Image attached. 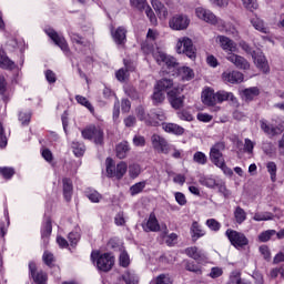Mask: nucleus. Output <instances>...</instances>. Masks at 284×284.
<instances>
[{
  "instance_id": "nucleus-1",
  "label": "nucleus",
  "mask_w": 284,
  "mask_h": 284,
  "mask_svg": "<svg viewBox=\"0 0 284 284\" xmlns=\"http://www.w3.org/2000/svg\"><path fill=\"white\" fill-rule=\"evenodd\" d=\"M91 258L99 272H110L114 267L115 257L112 253L93 252Z\"/></svg>"
},
{
  "instance_id": "nucleus-2",
  "label": "nucleus",
  "mask_w": 284,
  "mask_h": 284,
  "mask_svg": "<svg viewBox=\"0 0 284 284\" xmlns=\"http://www.w3.org/2000/svg\"><path fill=\"white\" fill-rule=\"evenodd\" d=\"M106 173L111 179H116L121 181L123 176L128 173V163L119 162L116 166H114V161L111 158L106 159Z\"/></svg>"
},
{
  "instance_id": "nucleus-3",
  "label": "nucleus",
  "mask_w": 284,
  "mask_h": 284,
  "mask_svg": "<svg viewBox=\"0 0 284 284\" xmlns=\"http://www.w3.org/2000/svg\"><path fill=\"white\" fill-rule=\"evenodd\" d=\"M178 54H185L189 59H196V48H194V42L187 37H182L176 43Z\"/></svg>"
},
{
  "instance_id": "nucleus-4",
  "label": "nucleus",
  "mask_w": 284,
  "mask_h": 284,
  "mask_svg": "<svg viewBox=\"0 0 284 284\" xmlns=\"http://www.w3.org/2000/svg\"><path fill=\"white\" fill-rule=\"evenodd\" d=\"M225 236L229 239L231 245L236 250H242V247H246L250 245V240L245 236V233L229 229L225 231Z\"/></svg>"
},
{
  "instance_id": "nucleus-5",
  "label": "nucleus",
  "mask_w": 284,
  "mask_h": 284,
  "mask_svg": "<svg viewBox=\"0 0 284 284\" xmlns=\"http://www.w3.org/2000/svg\"><path fill=\"white\" fill-rule=\"evenodd\" d=\"M83 139L94 141L97 145H103V129L99 125L91 124L82 130Z\"/></svg>"
},
{
  "instance_id": "nucleus-6",
  "label": "nucleus",
  "mask_w": 284,
  "mask_h": 284,
  "mask_svg": "<svg viewBox=\"0 0 284 284\" xmlns=\"http://www.w3.org/2000/svg\"><path fill=\"white\" fill-rule=\"evenodd\" d=\"M182 87H175L166 93L168 101L173 110H181L185 105V95Z\"/></svg>"
},
{
  "instance_id": "nucleus-7",
  "label": "nucleus",
  "mask_w": 284,
  "mask_h": 284,
  "mask_svg": "<svg viewBox=\"0 0 284 284\" xmlns=\"http://www.w3.org/2000/svg\"><path fill=\"white\" fill-rule=\"evenodd\" d=\"M44 32L53 41V43L58 45L62 52H64V54H70V47L68 45V41L63 34L57 32L52 28H47Z\"/></svg>"
},
{
  "instance_id": "nucleus-8",
  "label": "nucleus",
  "mask_w": 284,
  "mask_h": 284,
  "mask_svg": "<svg viewBox=\"0 0 284 284\" xmlns=\"http://www.w3.org/2000/svg\"><path fill=\"white\" fill-rule=\"evenodd\" d=\"M260 128L270 138L278 136L284 132V122H280L277 124L270 123L266 120L260 121Z\"/></svg>"
},
{
  "instance_id": "nucleus-9",
  "label": "nucleus",
  "mask_w": 284,
  "mask_h": 284,
  "mask_svg": "<svg viewBox=\"0 0 284 284\" xmlns=\"http://www.w3.org/2000/svg\"><path fill=\"white\" fill-rule=\"evenodd\" d=\"M195 14L197 19L205 21V23H210L211 26H223V20L219 19L212 11L203 7H197L195 9Z\"/></svg>"
},
{
  "instance_id": "nucleus-10",
  "label": "nucleus",
  "mask_w": 284,
  "mask_h": 284,
  "mask_svg": "<svg viewBox=\"0 0 284 284\" xmlns=\"http://www.w3.org/2000/svg\"><path fill=\"white\" fill-rule=\"evenodd\" d=\"M151 143L155 152H159L160 154H170L171 146L165 138L159 134H153L151 136Z\"/></svg>"
},
{
  "instance_id": "nucleus-11",
  "label": "nucleus",
  "mask_w": 284,
  "mask_h": 284,
  "mask_svg": "<svg viewBox=\"0 0 284 284\" xmlns=\"http://www.w3.org/2000/svg\"><path fill=\"white\" fill-rule=\"evenodd\" d=\"M171 30H187L190 27V18L184 14H176L169 21Z\"/></svg>"
},
{
  "instance_id": "nucleus-12",
  "label": "nucleus",
  "mask_w": 284,
  "mask_h": 284,
  "mask_svg": "<svg viewBox=\"0 0 284 284\" xmlns=\"http://www.w3.org/2000/svg\"><path fill=\"white\" fill-rule=\"evenodd\" d=\"M225 150V142L215 143L210 150V159L213 164L217 165L219 163L225 161L223 158V151Z\"/></svg>"
},
{
  "instance_id": "nucleus-13",
  "label": "nucleus",
  "mask_w": 284,
  "mask_h": 284,
  "mask_svg": "<svg viewBox=\"0 0 284 284\" xmlns=\"http://www.w3.org/2000/svg\"><path fill=\"white\" fill-rule=\"evenodd\" d=\"M226 59H227V61L233 63V65H235V68H239V70H250V62L247 61V59H245L242 55H239L235 53H230L226 57Z\"/></svg>"
},
{
  "instance_id": "nucleus-14",
  "label": "nucleus",
  "mask_w": 284,
  "mask_h": 284,
  "mask_svg": "<svg viewBox=\"0 0 284 284\" xmlns=\"http://www.w3.org/2000/svg\"><path fill=\"white\" fill-rule=\"evenodd\" d=\"M165 112L163 110L158 109V110H151L149 113V120H148V125H152L153 128H156L160 125L162 121H165Z\"/></svg>"
},
{
  "instance_id": "nucleus-15",
  "label": "nucleus",
  "mask_w": 284,
  "mask_h": 284,
  "mask_svg": "<svg viewBox=\"0 0 284 284\" xmlns=\"http://www.w3.org/2000/svg\"><path fill=\"white\" fill-rule=\"evenodd\" d=\"M184 254H186L189 258H193L197 263H203V261H207V255H205V252L199 250V247L196 246L185 248Z\"/></svg>"
},
{
  "instance_id": "nucleus-16",
  "label": "nucleus",
  "mask_w": 284,
  "mask_h": 284,
  "mask_svg": "<svg viewBox=\"0 0 284 284\" xmlns=\"http://www.w3.org/2000/svg\"><path fill=\"white\" fill-rule=\"evenodd\" d=\"M216 41H219L224 52H237L239 50L236 42L225 36H217Z\"/></svg>"
},
{
  "instance_id": "nucleus-17",
  "label": "nucleus",
  "mask_w": 284,
  "mask_h": 284,
  "mask_svg": "<svg viewBox=\"0 0 284 284\" xmlns=\"http://www.w3.org/2000/svg\"><path fill=\"white\" fill-rule=\"evenodd\" d=\"M174 88H181V85L175 84L174 80L168 79V78H162L160 79L156 84H155V90H160L162 92H166V94L171 91L174 90Z\"/></svg>"
},
{
  "instance_id": "nucleus-18",
  "label": "nucleus",
  "mask_w": 284,
  "mask_h": 284,
  "mask_svg": "<svg viewBox=\"0 0 284 284\" xmlns=\"http://www.w3.org/2000/svg\"><path fill=\"white\" fill-rule=\"evenodd\" d=\"M222 79L226 83H243L244 75L241 71H225L222 74Z\"/></svg>"
},
{
  "instance_id": "nucleus-19",
  "label": "nucleus",
  "mask_w": 284,
  "mask_h": 284,
  "mask_svg": "<svg viewBox=\"0 0 284 284\" xmlns=\"http://www.w3.org/2000/svg\"><path fill=\"white\" fill-rule=\"evenodd\" d=\"M144 232H161V224L156 219V214L150 213L146 223L143 225Z\"/></svg>"
},
{
  "instance_id": "nucleus-20",
  "label": "nucleus",
  "mask_w": 284,
  "mask_h": 284,
  "mask_svg": "<svg viewBox=\"0 0 284 284\" xmlns=\"http://www.w3.org/2000/svg\"><path fill=\"white\" fill-rule=\"evenodd\" d=\"M162 129L168 134H175V136H183L185 129L176 123H162Z\"/></svg>"
},
{
  "instance_id": "nucleus-21",
  "label": "nucleus",
  "mask_w": 284,
  "mask_h": 284,
  "mask_svg": "<svg viewBox=\"0 0 284 284\" xmlns=\"http://www.w3.org/2000/svg\"><path fill=\"white\" fill-rule=\"evenodd\" d=\"M202 102L204 105H216V93L211 88H206L202 91Z\"/></svg>"
},
{
  "instance_id": "nucleus-22",
  "label": "nucleus",
  "mask_w": 284,
  "mask_h": 284,
  "mask_svg": "<svg viewBox=\"0 0 284 284\" xmlns=\"http://www.w3.org/2000/svg\"><path fill=\"white\" fill-rule=\"evenodd\" d=\"M51 234H52V221L48 219L41 227V240L43 241L44 247H48V243H50Z\"/></svg>"
},
{
  "instance_id": "nucleus-23",
  "label": "nucleus",
  "mask_w": 284,
  "mask_h": 284,
  "mask_svg": "<svg viewBox=\"0 0 284 284\" xmlns=\"http://www.w3.org/2000/svg\"><path fill=\"white\" fill-rule=\"evenodd\" d=\"M252 57L254 59L256 68L267 74V72H270V64L267 63V59H265V55L253 53Z\"/></svg>"
},
{
  "instance_id": "nucleus-24",
  "label": "nucleus",
  "mask_w": 284,
  "mask_h": 284,
  "mask_svg": "<svg viewBox=\"0 0 284 284\" xmlns=\"http://www.w3.org/2000/svg\"><path fill=\"white\" fill-rule=\"evenodd\" d=\"M128 30L123 27H119L114 32H112V37L118 45H125Z\"/></svg>"
},
{
  "instance_id": "nucleus-25",
  "label": "nucleus",
  "mask_w": 284,
  "mask_h": 284,
  "mask_svg": "<svg viewBox=\"0 0 284 284\" xmlns=\"http://www.w3.org/2000/svg\"><path fill=\"white\" fill-rule=\"evenodd\" d=\"M216 103H224V101H231V103H236V97L234 93L227 92L225 90H220L215 92Z\"/></svg>"
},
{
  "instance_id": "nucleus-26",
  "label": "nucleus",
  "mask_w": 284,
  "mask_h": 284,
  "mask_svg": "<svg viewBox=\"0 0 284 284\" xmlns=\"http://www.w3.org/2000/svg\"><path fill=\"white\" fill-rule=\"evenodd\" d=\"M251 24L258 32H262V34H270V28H267V26H265V21H263V19L258 18L257 16L251 18Z\"/></svg>"
},
{
  "instance_id": "nucleus-27",
  "label": "nucleus",
  "mask_w": 284,
  "mask_h": 284,
  "mask_svg": "<svg viewBox=\"0 0 284 284\" xmlns=\"http://www.w3.org/2000/svg\"><path fill=\"white\" fill-rule=\"evenodd\" d=\"M0 68L2 70H14V61L10 60L6 52L0 49Z\"/></svg>"
},
{
  "instance_id": "nucleus-28",
  "label": "nucleus",
  "mask_w": 284,
  "mask_h": 284,
  "mask_svg": "<svg viewBox=\"0 0 284 284\" xmlns=\"http://www.w3.org/2000/svg\"><path fill=\"white\" fill-rule=\"evenodd\" d=\"M63 183V196L68 203L72 201V192H73V186H72V180L64 178L62 180Z\"/></svg>"
},
{
  "instance_id": "nucleus-29",
  "label": "nucleus",
  "mask_w": 284,
  "mask_h": 284,
  "mask_svg": "<svg viewBox=\"0 0 284 284\" xmlns=\"http://www.w3.org/2000/svg\"><path fill=\"white\" fill-rule=\"evenodd\" d=\"M151 3L160 19H168V8L160 0H152Z\"/></svg>"
},
{
  "instance_id": "nucleus-30",
  "label": "nucleus",
  "mask_w": 284,
  "mask_h": 284,
  "mask_svg": "<svg viewBox=\"0 0 284 284\" xmlns=\"http://www.w3.org/2000/svg\"><path fill=\"white\" fill-rule=\"evenodd\" d=\"M192 240L194 242L199 241V239L205 236V230L199 224V222H193L191 226Z\"/></svg>"
},
{
  "instance_id": "nucleus-31",
  "label": "nucleus",
  "mask_w": 284,
  "mask_h": 284,
  "mask_svg": "<svg viewBox=\"0 0 284 284\" xmlns=\"http://www.w3.org/2000/svg\"><path fill=\"white\" fill-rule=\"evenodd\" d=\"M115 152L118 159H125L130 152V143H128V141L119 143L115 148Z\"/></svg>"
},
{
  "instance_id": "nucleus-32",
  "label": "nucleus",
  "mask_w": 284,
  "mask_h": 284,
  "mask_svg": "<svg viewBox=\"0 0 284 284\" xmlns=\"http://www.w3.org/2000/svg\"><path fill=\"white\" fill-rule=\"evenodd\" d=\"M234 219L239 225H242V223H245V221H247V213L245 212V210H243V207L237 206L234 211Z\"/></svg>"
},
{
  "instance_id": "nucleus-33",
  "label": "nucleus",
  "mask_w": 284,
  "mask_h": 284,
  "mask_svg": "<svg viewBox=\"0 0 284 284\" xmlns=\"http://www.w3.org/2000/svg\"><path fill=\"white\" fill-rule=\"evenodd\" d=\"M162 239H165V243L169 247H174L176 241H179V235L176 233H171L168 235V227L162 233Z\"/></svg>"
},
{
  "instance_id": "nucleus-34",
  "label": "nucleus",
  "mask_w": 284,
  "mask_h": 284,
  "mask_svg": "<svg viewBox=\"0 0 284 284\" xmlns=\"http://www.w3.org/2000/svg\"><path fill=\"white\" fill-rule=\"evenodd\" d=\"M242 94L244 97V99H246V101H252L254 98L258 97V94H261V91L258 90L257 87H252L248 89H244L242 91Z\"/></svg>"
},
{
  "instance_id": "nucleus-35",
  "label": "nucleus",
  "mask_w": 284,
  "mask_h": 284,
  "mask_svg": "<svg viewBox=\"0 0 284 284\" xmlns=\"http://www.w3.org/2000/svg\"><path fill=\"white\" fill-rule=\"evenodd\" d=\"M178 72L183 81H191L194 77V71L190 67H181L178 69Z\"/></svg>"
},
{
  "instance_id": "nucleus-36",
  "label": "nucleus",
  "mask_w": 284,
  "mask_h": 284,
  "mask_svg": "<svg viewBox=\"0 0 284 284\" xmlns=\"http://www.w3.org/2000/svg\"><path fill=\"white\" fill-rule=\"evenodd\" d=\"M75 101L80 105H83L84 108H87V110H89V112H91V114H94V106L92 105V103H90L88 101V98H85L83 95H75Z\"/></svg>"
},
{
  "instance_id": "nucleus-37",
  "label": "nucleus",
  "mask_w": 284,
  "mask_h": 284,
  "mask_svg": "<svg viewBox=\"0 0 284 284\" xmlns=\"http://www.w3.org/2000/svg\"><path fill=\"white\" fill-rule=\"evenodd\" d=\"M85 196L91 201V203H100L103 195L99 193L97 190L85 191Z\"/></svg>"
},
{
  "instance_id": "nucleus-38",
  "label": "nucleus",
  "mask_w": 284,
  "mask_h": 284,
  "mask_svg": "<svg viewBox=\"0 0 284 284\" xmlns=\"http://www.w3.org/2000/svg\"><path fill=\"white\" fill-rule=\"evenodd\" d=\"M200 185H203L204 187H209L211 190H214V187H216V180L214 178H205L202 176L199 180Z\"/></svg>"
},
{
  "instance_id": "nucleus-39",
  "label": "nucleus",
  "mask_w": 284,
  "mask_h": 284,
  "mask_svg": "<svg viewBox=\"0 0 284 284\" xmlns=\"http://www.w3.org/2000/svg\"><path fill=\"white\" fill-rule=\"evenodd\" d=\"M32 119V113L30 111H20L18 114V120L21 122V125H30Z\"/></svg>"
},
{
  "instance_id": "nucleus-40",
  "label": "nucleus",
  "mask_w": 284,
  "mask_h": 284,
  "mask_svg": "<svg viewBox=\"0 0 284 284\" xmlns=\"http://www.w3.org/2000/svg\"><path fill=\"white\" fill-rule=\"evenodd\" d=\"M193 162L197 163V165H206L207 164V155L201 151H196L193 154Z\"/></svg>"
},
{
  "instance_id": "nucleus-41",
  "label": "nucleus",
  "mask_w": 284,
  "mask_h": 284,
  "mask_svg": "<svg viewBox=\"0 0 284 284\" xmlns=\"http://www.w3.org/2000/svg\"><path fill=\"white\" fill-rule=\"evenodd\" d=\"M17 172L14 171V168H10V166H0V176H3L7 181H9L10 179H12V176L16 174Z\"/></svg>"
},
{
  "instance_id": "nucleus-42",
  "label": "nucleus",
  "mask_w": 284,
  "mask_h": 284,
  "mask_svg": "<svg viewBox=\"0 0 284 284\" xmlns=\"http://www.w3.org/2000/svg\"><path fill=\"white\" fill-rule=\"evenodd\" d=\"M71 148L77 156H83L85 153V145L83 143L73 141Z\"/></svg>"
},
{
  "instance_id": "nucleus-43",
  "label": "nucleus",
  "mask_w": 284,
  "mask_h": 284,
  "mask_svg": "<svg viewBox=\"0 0 284 284\" xmlns=\"http://www.w3.org/2000/svg\"><path fill=\"white\" fill-rule=\"evenodd\" d=\"M70 39L72 43H77V45H88V40L83 38V36L77 33V32H71L70 33Z\"/></svg>"
},
{
  "instance_id": "nucleus-44",
  "label": "nucleus",
  "mask_w": 284,
  "mask_h": 284,
  "mask_svg": "<svg viewBox=\"0 0 284 284\" xmlns=\"http://www.w3.org/2000/svg\"><path fill=\"white\" fill-rule=\"evenodd\" d=\"M145 185H146L145 181L133 184L130 187L131 196H136V194H141V192L145 190Z\"/></svg>"
},
{
  "instance_id": "nucleus-45",
  "label": "nucleus",
  "mask_w": 284,
  "mask_h": 284,
  "mask_svg": "<svg viewBox=\"0 0 284 284\" xmlns=\"http://www.w3.org/2000/svg\"><path fill=\"white\" fill-rule=\"evenodd\" d=\"M272 236H276V230H267L258 235V242L260 243H267Z\"/></svg>"
},
{
  "instance_id": "nucleus-46",
  "label": "nucleus",
  "mask_w": 284,
  "mask_h": 284,
  "mask_svg": "<svg viewBox=\"0 0 284 284\" xmlns=\"http://www.w3.org/2000/svg\"><path fill=\"white\" fill-rule=\"evenodd\" d=\"M151 284H172V280L169 274H160L151 281Z\"/></svg>"
},
{
  "instance_id": "nucleus-47",
  "label": "nucleus",
  "mask_w": 284,
  "mask_h": 284,
  "mask_svg": "<svg viewBox=\"0 0 284 284\" xmlns=\"http://www.w3.org/2000/svg\"><path fill=\"white\" fill-rule=\"evenodd\" d=\"M245 10L250 12H254V10H258V2L256 0H241Z\"/></svg>"
},
{
  "instance_id": "nucleus-48",
  "label": "nucleus",
  "mask_w": 284,
  "mask_h": 284,
  "mask_svg": "<svg viewBox=\"0 0 284 284\" xmlns=\"http://www.w3.org/2000/svg\"><path fill=\"white\" fill-rule=\"evenodd\" d=\"M231 280L233 283H236V284H252V282L245 278H241V271L233 272L231 275Z\"/></svg>"
},
{
  "instance_id": "nucleus-49",
  "label": "nucleus",
  "mask_w": 284,
  "mask_h": 284,
  "mask_svg": "<svg viewBox=\"0 0 284 284\" xmlns=\"http://www.w3.org/2000/svg\"><path fill=\"white\" fill-rule=\"evenodd\" d=\"M119 263L121 267H129L130 266V255L128 254V251H121L119 256Z\"/></svg>"
},
{
  "instance_id": "nucleus-50",
  "label": "nucleus",
  "mask_w": 284,
  "mask_h": 284,
  "mask_svg": "<svg viewBox=\"0 0 284 284\" xmlns=\"http://www.w3.org/2000/svg\"><path fill=\"white\" fill-rule=\"evenodd\" d=\"M153 59L159 65H163V63H165V59H168V54L163 51L156 50L153 52Z\"/></svg>"
},
{
  "instance_id": "nucleus-51",
  "label": "nucleus",
  "mask_w": 284,
  "mask_h": 284,
  "mask_svg": "<svg viewBox=\"0 0 284 284\" xmlns=\"http://www.w3.org/2000/svg\"><path fill=\"white\" fill-rule=\"evenodd\" d=\"M152 101L154 105L163 103V101H165V95L163 94V91L156 89V91H154L152 94Z\"/></svg>"
},
{
  "instance_id": "nucleus-52",
  "label": "nucleus",
  "mask_w": 284,
  "mask_h": 284,
  "mask_svg": "<svg viewBox=\"0 0 284 284\" xmlns=\"http://www.w3.org/2000/svg\"><path fill=\"white\" fill-rule=\"evenodd\" d=\"M266 170H267L268 174H271V181L273 183H275V181H276V171H277L276 163L275 162H268L266 164Z\"/></svg>"
},
{
  "instance_id": "nucleus-53",
  "label": "nucleus",
  "mask_w": 284,
  "mask_h": 284,
  "mask_svg": "<svg viewBox=\"0 0 284 284\" xmlns=\"http://www.w3.org/2000/svg\"><path fill=\"white\" fill-rule=\"evenodd\" d=\"M42 261L48 265V267H52V265H54V254H52L50 251H44Z\"/></svg>"
},
{
  "instance_id": "nucleus-54",
  "label": "nucleus",
  "mask_w": 284,
  "mask_h": 284,
  "mask_svg": "<svg viewBox=\"0 0 284 284\" xmlns=\"http://www.w3.org/2000/svg\"><path fill=\"white\" fill-rule=\"evenodd\" d=\"M273 216L274 215L272 213H270V212L255 213L254 216H253V221H257V222H261V221H272Z\"/></svg>"
},
{
  "instance_id": "nucleus-55",
  "label": "nucleus",
  "mask_w": 284,
  "mask_h": 284,
  "mask_svg": "<svg viewBox=\"0 0 284 284\" xmlns=\"http://www.w3.org/2000/svg\"><path fill=\"white\" fill-rule=\"evenodd\" d=\"M123 281L126 284H139V277L134 273L130 272L124 273Z\"/></svg>"
},
{
  "instance_id": "nucleus-56",
  "label": "nucleus",
  "mask_w": 284,
  "mask_h": 284,
  "mask_svg": "<svg viewBox=\"0 0 284 284\" xmlns=\"http://www.w3.org/2000/svg\"><path fill=\"white\" fill-rule=\"evenodd\" d=\"M144 10H145V14H146L148 19L150 20L151 24L156 26V23H158L156 14H154V11L152 10V8L146 4Z\"/></svg>"
},
{
  "instance_id": "nucleus-57",
  "label": "nucleus",
  "mask_w": 284,
  "mask_h": 284,
  "mask_svg": "<svg viewBox=\"0 0 284 284\" xmlns=\"http://www.w3.org/2000/svg\"><path fill=\"white\" fill-rule=\"evenodd\" d=\"M205 224L212 232H219L221 230V224L215 219L206 220Z\"/></svg>"
},
{
  "instance_id": "nucleus-58",
  "label": "nucleus",
  "mask_w": 284,
  "mask_h": 284,
  "mask_svg": "<svg viewBox=\"0 0 284 284\" xmlns=\"http://www.w3.org/2000/svg\"><path fill=\"white\" fill-rule=\"evenodd\" d=\"M136 116L140 121H144V123L148 125V121H150V114L145 113V109H143V106L136 109Z\"/></svg>"
},
{
  "instance_id": "nucleus-59",
  "label": "nucleus",
  "mask_w": 284,
  "mask_h": 284,
  "mask_svg": "<svg viewBox=\"0 0 284 284\" xmlns=\"http://www.w3.org/2000/svg\"><path fill=\"white\" fill-rule=\"evenodd\" d=\"M162 65H166L169 70H172V68H179V62H176V58L168 55Z\"/></svg>"
},
{
  "instance_id": "nucleus-60",
  "label": "nucleus",
  "mask_w": 284,
  "mask_h": 284,
  "mask_svg": "<svg viewBox=\"0 0 284 284\" xmlns=\"http://www.w3.org/2000/svg\"><path fill=\"white\" fill-rule=\"evenodd\" d=\"M141 174V166L139 164H131L129 166V175L131 179H136Z\"/></svg>"
},
{
  "instance_id": "nucleus-61",
  "label": "nucleus",
  "mask_w": 284,
  "mask_h": 284,
  "mask_svg": "<svg viewBox=\"0 0 284 284\" xmlns=\"http://www.w3.org/2000/svg\"><path fill=\"white\" fill-rule=\"evenodd\" d=\"M176 115L181 121H194V116L186 110L179 111Z\"/></svg>"
},
{
  "instance_id": "nucleus-62",
  "label": "nucleus",
  "mask_w": 284,
  "mask_h": 284,
  "mask_svg": "<svg viewBox=\"0 0 284 284\" xmlns=\"http://www.w3.org/2000/svg\"><path fill=\"white\" fill-rule=\"evenodd\" d=\"M174 196L178 204H180L181 206L187 205V197H185V194L181 192H175Z\"/></svg>"
},
{
  "instance_id": "nucleus-63",
  "label": "nucleus",
  "mask_w": 284,
  "mask_h": 284,
  "mask_svg": "<svg viewBox=\"0 0 284 284\" xmlns=\"http://www.w3.org/2000/svg\"><path fill=\"white\" fill-rule=\"evenodd\" d=\"M37 284H48V273L40 271L37 274Z\"/></svg>"
},
{
  "instance_id": "nucleus-64",
  "label": "nucleus",
  "mask_w": 284,
  "mask_h": 284,
  "mask_svg": "<svg viewBox=\"0 0 284 284\" xmlns=\"http://www.w3.org/2000/svg\"><path fill=\"white\" fill-rule=\"evenodd\" d=\"M278 274L281 275L282 278H284V265L275 267L271 271L272 278H277Z\"/></svg>"
}]
</instances>
